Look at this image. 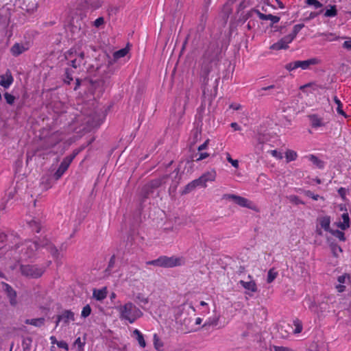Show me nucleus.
I'll return each instance as SVG.
<instances>
[{
    "label": "nucleus",
    "instance_id": "de8ad7c7",
    "mask_svg": "<svg viewBox=\"0 0 351 351\" xmlns=\"http://www.w3.org/2000/svg\"><path fill=\"white\" fill-rule=\"evenodd\" d=\"M92 309L89 304H86L85 306L83 307L81 316L84 318H86L88 317L91 313Z\"/></svg>",
    "mask_w": 351,
    "mask_h": 351
},
{
    "label": "nucleus",
    "instance_id": "338daca9",
    "mask_svg": "<svg viewBox=\"0 0 351 351\" xmlns=\"http://www.w3.org/2000/svg\"><path fill=\"white\" fill-rule=\"evenodd\" d=\"M254 12H255L257 16H258V18L261 20H263V21H266L267 20V18H268V14H263L261 13L259 10H254L253 11Z\"/></svg>",
    "mask_w": 351,
    "mask_h": 351
},
{
    "label": "nucleus",
    "instance_id": "ea45409f",
    "mask_svg": "<svg viewBox=\"0 0 351 351\" xmlns=\"http://www.w3.org/2000/svg\"><path fill=\"white\" fill-rule=\"evenodd\" d=\"M333 226H336L337 228H340L342 230H345L348 228L350 226V221H339V222H336L333 224Z\"/></svg>",
    "mask_w": 351,
    "mask_h": 351
},
{
    "label": "nucleus",
    "instance_id": "603ef678",
    "mask_svg": "<svg viewBox=\"0 0 351 351\" xmlns=\"http://www.w3.org/2000/svg\"><path fill=\"white\" fill-rule=\"evenodd\" d=\"M287 199L290 202L293 203L295 204H300L302 203V202L299 199V197L294 195H291L288 196Z\"/></svg>",
    "mask_w": 351,
    "mask_h": 351
},
{
    "label": "nucleus",
    "instance_id": "c756f323",
    "mask_svg": "<svg viewBox=\"0 0 351 351\" xmlns=\"http://www.w3.org/2000/svg\"><path fill=\"white\" fill-rule=\"evenodd\" d=\"M288 48V45L285 43V40L282 38L276 43H274L270 49L273 50L286 49Z\"/></svg>",
    "mask_w": 351,
    "mask_h": 351
},
{
    "label": "nucleus",
    "instance_id": "37998d69",
    "mask_svg": "<svg viewBox=\"0 0 351 351\" xmlns=\"http://www.w3.org/2000/svg\"><path fill=\"white\" fill-rule=\"evenodd\" d=\"M278 273L274 271V269H270L267 274V283L272 282L277 277Z\"/></svg>",
    "mask_w": 351,
    "mask_h": 351
},
{
    "label": "nucleus",
    "instance_id": "c03bdc74",
    "mask_svg": "<svg viewBox=\"0 0 351 351\" xmlns=\"http://www.w3.org/2000/svg\"><path fill=\"white\" fill-rule=\"evenodd\" d=\"M7 201L5 199H2L0 202V218L5 217V215L7 212V206H6Z\"/></svg>",
    "mask_w": 351,
    "mask_h": 351
},
{
    "label": "nucleus",
    "instance_id": "58836bf2",
    "mask_svg": "<svg viewBox=\"0 0 351 351\" xmlns=\"http://www.w3.org/2000/svg\"><path fill=\"white\" fill-rule=\"evenodd\" d=\"M337 14V11L335 5H330L329 9H327L324 13L326 17H334Z\"/></svg>",
    "mask_w": 351,
    "mask_h": 351
},
{
    "label": "nucleus",
    "instance_id": "8fccbe9b",
    "mask_svg": "<svg viewBox=\"0 0 351 351\" xmlns=\"http://www.w3.org/2000/svg\"><path fill=\"white\" fill-rule=\"evenodd\" d=\"M8 233H14V236H10L9 239L7 241H10L12 243H14L15 245H18L19 237L16 232L14 231L8 232Z\"/></svg>",
    "mask_w": 351,
    "mask_h": 351
},
{
    "label": "nucleus",
    "instance_id": "09e8293b",
    "mask_svg": "<svg viewBox=\"0 0 351 351\" xmlns=\"http://www.w3.org/2000/svg\"><path fill=\"white\" fill-rule=\"evenodd\" d=\"M333 99L337 106V112L340 114L344 115V112L342 110V104H341L340 99L337 96H335Z\"/></svg>",
    "mask_w": 351,
    "mask_h": 351
},
{
    "label": "nucleus",
    "instance_id": "20e7f679",
    "mask_svg": "<svg viewBox=\"0 0 351 351\" xmlns=\"http://www.w3.org/2000/svg\"><path fill=\"white\" fill-rule=\"evenodd\" d=\"M41 239L42 237H38L34 241H29L25 242L21 250V258L25 260L37 258L38 253L41 249V245H40Z\"/></svg>",
    "mask_w": 351,
    "mask_h": 351
},
{
    "label": "nucleus",
    "instance_id": "473e14b6",
    "mask_svg": "<svg viewBox=\"0 0 351 351\" xmlns=\"http://www.w3.org/2000/svg\"><path fill=\"white\" fill-rule=\"evenodd\" d=\"M330 234L334 237L338 238L341 241H345L346 240L344 232L338 229L332 228V231L330 232Z\"/></svg>",
    "mask_w": 351,
    "mask_h": 351
},
{
    "label": "nucleus",
    "instance_id": "ddd939ff",
    "mask_svg": "<svg viewBox=\"0 0 351 351\" xmlns=\"http://www.w3.org/2000/svg\"><path fill=\"white\" fill-rule=\"evenodd\" d=\"M217 173L215 170H210L203 173L199 178L196 179L200 187H206L207 182L215 181Z\"/></svg>",
    "mask_w": 351,
    "mask_h": 351
},
{
    "label": "nucleus",
    "instance_id": "3c124183",
    "mask_svg": "<svg viewBox=\"0 0 351 351\" xmlns=\"http://www.w3.org/2000/svg\"><path fill=\"white\" fill-rule=\"evenodd\" d=\"M4 98L6 101L7 104H8L10 105H12L15 100V97L8 93H5L4 94Z\"/></svg>",
    "mask_w": 351,
    "mask_h": 351
},
{
    "label": "nucleus",
    "instance_id": "7ed1b4c3",
    "mask_svg": "<svg viewBox=\"0 0 351 351\" xmlns=\"http://www.w3.org/2000/svg\"><path fill=\"white\" fill-rule=\"evenodd\" d=\"M185 263V259L183 257H177L175 256H160L158 258L146 262L147 265L156 267L171 268L183 265Z\"/></svg>",
    "mask_w": 351,
    "mask_h": 351
},
{
    "label": "nucleus",
    "instance_id": "774afa93",
    "mask_svg": "<svg viewBox=\"0 0 351 351\" xmlns=\"http://www.w3.org/2000/svg\"><path fill=\"white\" fill-rule=\"evenodd\" d=\"M267 20L271 21L272 24H275L279 22L280 17L272 14H268Z\"/></svg>",
    "mask_w": 351,
    "mask_h": 351
},
{
    "label": "nucleus",
    "instance_id": "69168bd1",
    "mask_svg": "<svg viewBox=\"0 0 351 351\" xmlns=\"http://www.w3.org/2000/svg\"><path fill=\"white\" fill-rule=\"evenodd\" d=\"M269 152L274 157L277 159H282L283 158L282 154L276 149L271 150Z\"/></svg>",
    "mask_w": 351,
    "mask_h": 351
},
{
    "label": "nucleus",
    "instance_id": "2f4dec72",
    "mask_svg": "<svg viewBox=\"0 0 351 351\" xmlns=\"http://www.w3.org/2000/svg\"><path fill=\"white\" fill-rule=\"evenodd\" d=\"M134 302L138 304L141 305V304H147L149 302L148 298H145L143 294L138 293L134 299Z\"/></svg>",
    "mask_w": 351,
    "mask_h": 351
},
{
    "label": "nucleus",
    "instance_id": "e2e57ef3",
    "mask_svg": "<svg viewBox=\"0 0 351 351\" xmlns=\"http://www.w3.org/2000/svg\"><path fill=\"white\" fill-rule=\"evenodd\" d=\"M85 343L81 341L80 337H77L74 342V345L78 347L79 350H83Z\"/></svg>",
    "mask_w": 351,
    "mask_h": 351
},
{
    "label": "nucleus",
    "instance_id": "b1692460",
    "mask_svg": "<svg viewBox=\"0 0 351 351\" xmlns=\"http://www.w3.org/2000/svg\"><path fill=\"white\" fill-rule=\"evenodd\" d=\"M93 298L98 301H101L105 299L107 296L106 288H102L101 289H95L93 293Z\"/></svg>",
    "mask_w": 351,
    "mask_h": 351
},
{
    "label": "nucleus",
    "instance_id": "f704fd0d",
    "mask_svg": "<svg viewBox=\"0 0 351 351\" xmlns=\"http://www.w3.org/2000/svg\"><path fill=\"white\" fill-rule=\"evenodd\" d=\"M77 4L80 7L81 10L88 8L89 6L95 7L93 5L92 0H78Z\"/></svg>",
    "mask_w": 351,
    "mask_h": 351
},
{
    "label": "nucleus",
    "instance_id": "2eb2a0df",
    "mask_svg": "<svg viewBox=\"0 0 351 351\" xmlns=\"http://www.w3.org/2000/svg\"><path fill=\"white\" fill-rule=\"evenodd\" d=\"M29 48V45L27 43H16L14 44V45L10 49V52L12 56L16 57L23 53V52L27 51Z\"/></svg>",
    "mask_w": 351,
    "mask_h": 351
},
{
    "label": "nucleus",
    "instance_id": "6ab92c4d",
    "mask_svg": "<svg viewBox=\"0 0 351 351\" xmlns=\"http://www.w3.org/2000/svg\"><path fill=\"white\" fill-rule=\"evenodd\" d=\"M27 225L32 232L40 233L45 231V228L42 223V221H28Z\"/></svg>",
    "mask_w": 351,
    "mask_h": 351
},
{
    "label": "nucleus",
    "instance_id": "bf43d9fd",
    "mask_svg": "<svg viewBox=\"0 0 351 351\" xmlns=\"http://www.w3.org/2000/svg\"><path fill=\"white\" fill-rule=\"evenodd\" d=\"M180 322L182 325H184L186 326V329H189V324L191 323L192 319L191 317H186L184 319L180 318Z\"/></svg>",
    "mask_w": 351,
    "mask_h": 351
},
{
    "label": "nucleus",
    "instance_id": "423d86ee",
    "mask_svg": "<svg viewBox=\"0 0 351 351\" xmlns=\"http://www.w3.org/2000/svg\"><path fill=\"white\" fill-rule=\"evenodd\" d=\"M139 221H122L121 223V232L128 236V241L134 239V236L138 233Z\"/></svg>",
    "mask_w": 351,
    "mask_h": 351
},
{
    "label": "nucleus",
    "instance_id": "4468645a",
    "mask_svg": "<svg viewBox=\"0 0 351 351\" xmlns=\"http://www.w3.org/2000/svg\"><path fill=\"white\" fill-rule=\"evenodd\" d=\"M120 318L121 319L128 320L130 322L131 319V315H132V311L134 308V304L132 302H127L123 306H119Z\"/></svg>",
    "mask_w": 351,
    "mask_h": 351
},
{
    "label": "nucleus",
    "instance_id": "6e6552de",
    "mask_svg": "<svg viewBox=\"0 0 351 351\" xmlns=\"http://www.w3.org/2000/svg\"><path fill=\"white\" fill-rule=\"evenodd\" d=\"M40 242V245H41V248L46 249L56 261L60 260L61 254L60 250L46 236L42 237Z\"/></svg>",
    "mask_w": 351,
    "mask_h": 351
},
{
    "label": "nucleus",
    "instance_id": "49530a36",
    "mask_svg": "<svg viewBox=\"0 0 351 351\" xmlns=\"http://www.w3.org/2000/svg\"><path fill=\"white\" fill-rule=\"evenodd\" d=\"M330 247L331 248L333 256L335 257L338 256V254H337V251H339L340 252H343L342 248L339 245H338L337 243H331L330 244Z\"/></svg>",
    "mask_w": 351,
    "mask_h": 351
},
{
    "label": "nucleus",
    "instance_id": "cd10ccee",
    "mask_svg": "<svg viewBox=\"0 0 351 351\" xmlns=\"http://www.w3.org/2000/svg\"><path fill=\"white\" fill-rule=\"evenodd\" d=\"M310 120L311 123V125L313 128H319L324 125V122L322 118L318 117L317 115L313 114L310 116Z\"/></svg>",
    "mask_w": 351,
    "mask_h": 351
},
{
    "label": "nucleus",
    "instance_id": "f3484780",
    "mask_svg": "<svg viewBox=\"0 0 351 351\" xmlns=\"http://www.w3.org/2000/svg\"><path fill=\"white\" fill-rule=\"evenodd\" d=\"M75 320V314L70 310H64L60 315H58V321H62L64 326L69 324V321Z\"/></svg>",
    "mask_w": 351,
    "mask_h": 351
},
{
    "label": "nucleus",
    "instance_id": "1a4fd4ad",
    "mask_svg": "<svg viewBox=\"0 0 351 351\" xmlns=\"http://www.w3.org/2000/svg\"><path fill=\"white\" fill-rule=\"evenodd\" d=\"M223 198L233 202L234 204L244 208L254 209L255 205L248 199L233 194H225Z\"/></svg>",
    "mask_w": 351,
    "mask_h": 351
},
{
    "label": "nucleus",
    "instance_id": "39448f33",
    "mask_svg": "<svg viewBox=\"0 0 351 351\" xmlns=\"http://www.w3.org/2000/svg\"><path fill=\"white\" fill-rule=\"evenodd\" d=\"M320 63V60L317 58L308 59L306 60H297L289 62L285 65V69L289 71H294L298 68L302 70L308 69L311 66L316 65Z\"/></svg>",
    "mask_w": 351,
    "mask_h": 351
},
{
    "label": "nucleus",
    "instance_id": "5701e85b",
    "mask_svg": "<svg viewBox=\"0 0 351 351\" xmlns=\"http://www.w3.org/2000/svg\"><path fill=\"white\" fill-rule=\"evenodd\" d=\"M306 158L311 161L317 168L318 169H324L325 166V163L324 161L319 160L317 156L313 154H310L306 156Z\"/></svg>",
    "mask_w": 351,
    "mask_h": 351
},
{
    "label": "nucleus",
    "instance_id": "412c9836",
    "mask_svg": "<svg viewBox=\"0 0 351 351\" xmlns=\"http://www.w3.org/2000/svg\"><path fill=\"white\" fill-rule=\"evenodd\" d=\"M335 211L337 214L341 215L342 219H350L347 205L346 204H338L335 207Z\"/></svg>",
    "mask_w": 351,
    "mask_h": 351
},
{
    "label": "nucleus",
    "instance_id": "393cba45",
    "mask_svg": "<svg viewBox=\"0 0 351 351\" xmlns=\"http://www.w3.org/2000/svg\"><path fill=\"white\" fill-rule=\"evenodd\" d=\"M162 183V180L160 179L152 180L148 185L145 186L143 189L145 192L144 197L146 198L148 196L149 190L158 187Z\"/></svg>",
    "mask_w": 351,
    "mask_h": 351
},
{
    "label": "nucleus",
    "instance_id": "0eeeda50",
    "mask_svg": "<svg viewBox=\"0 0 351 351\" xmlns=\"http://www.w3.org/2000/svg\"><path fill=\"white\" fill-rule=\"evenodd\" d=\"M20 269L23 276L32 278H40L45 271L44 268L36 265H21Z\"/></svg>",
    "mask_w": 351,
    "mask_h": 351
},
{
    "label": "nucleus",
    "instance_id": "79ce46f5",
    "mask_svg": "<svg viewBox=\"0 0 351 351\" xmlns=\"http://www.w3.org/2000/svg\"><path fill=\"white\" fill-rule=\"evenodd\" d=\"M330 221H320L319 224L324 231L330 233L333 228L330 226Z\"/></svg>",
    "mask_w": 351,
    "mask_h": 351
},
{
    "label": "nucleus",
    "instance_id": "a19ab883",
    "mask_svg": "<svg viewBox=\"0 0 351 351\" xmlns=\"http://www.w3.org/2000/svg\"><path fill=\"white\" fill-rule=\"evenodd\" d=\"M293 325L295 326V329L293 330V332L295 334L300 333L302 330V322L296 319L293 321Z\"/></svg>",
    "mask_w": 351,
    "mask_h": 351
},
{
    "label": "nucleus",
    "instance_id": "f257e3e1",
    "mask_svg": "<svg viewBox=\"0 0 351 351\" xmlns=\"http://www.w3.org/2000/svg\"><path fill=\"white\" fill-rule=\"evenodd\" d=\"M128 53L127 48L119 49L113 53L112 56L107 55L104 58V64L97 66V73L104 80L109 78L120 66L119 60Z\"/></svg>",
    "mask_w": 351,
    "mask_h": 351
},
{
    "label": "nucleus",
    "instance_id": "680f3d73",
    "mask_svg": "<svg viewBox=\"0 0 351 351\" xmlns=\"http://www.w3.org/2000/svg\"><path fill=\"white\" fill-rule=\"evenodd\" d=\"M295 38V36H294V34L291 33L290 34L283 37L282 39L285 40V43L289 45L294 40Z\"/></svg>",
    "mask_w": 351,
    "mask_h": 351
},
{
    "label": "nucleus",
    "instance_id": "4be33fe9",
    "mask_svg": "<svg viewBox=\"0 0 351 351\" xmlns=\"http://www.w3.org/2000/svg\"><path fill=\"white\" fill-rule=\"evenodd\" d=\"M239 284L246 290L256 292L257 291V286L256 282L254 280H250L249 282H245L244 280H240Z\"/></svg>",
    "mask_w": 351,
    "mask_h": 351
},
{
    "label": "nucleus",
    "instance_id": "5fc2aeb1",
    "mask_svg": "<svg viewBox=\"0 0 351 351\" xmlns=\"http://www.w3.org/2000/svg\"><path fill=\"white\" fill-rule=\"evenodd\" d=\"M347 189L343 187H341L338 189V193L341 196L343 201L346 200Z\"/></svg>",
    "mask_w": 351,
    "mask_h": 351
},
{
    "label": "nucleus",
    "instance_id": "a211bd4d",
    "mask_svg": "<svg viewBox=\"0 0 351 351\" xmlns=\"http://www.w3.org/2000/svg\"><path fill=\"white\" fill-rule=\"evenodd\" d=\"M27 225L32 232L40 233L45 231V228L42 223V221H28Z\"/></svg>",
    "mask_w": 351,
    "mask_h": 351
},
{
    "label": "nucleus",
    "instance_id": "0e129e2a",
    "mask_svg": "<svg viewBox=\"0 0 351 351\" xmlns=\"http://www.w3.org/2000/svg\"><path fill=\"white\" fill-rule=\"evenodd\" d=\"M58 348L64 349L65 350H69V345L68 343L64 341H60L57 342V344Z\"/></svg>",
    "mask_w": 351,
    "mask_h": 351
},
{
    "label": "nucleus",
    "instance_id": "c85d7f7f",
    "mask_svg": "<svg viewBox=\"0 0 351 351\" xmlns=\"http://www.w3.org/2000/svg\"><path fill=\"white\" fill-rule=\"evenodd\" d=\"M133 334L136 337V339L138 341L139 346L141 348H145L146 346V342L144 339L143 335L141 333V332L138 329H135L133 331Z\"/></svg>",
    "mask_w": 351,
    "mask_h": 351
},
{
    "label": "nucleus",
    "instance_id": "aec40b11",
    "mask_svg": "<svg viewBox=\"0 0 351 351\" xmlns=\"http://www.w3.org/2000/svg\"><path fill=\"white\" fill-rule=\"evenodd\" d=\"M319 36L324 37V40L326 42H333L339 40L341 37L335 32H324L319 34Z\"/></svg>",
    "mask_w": 351,
    "mask_h": 351
},
{
    "label": "nucleus",
    "instance_id": "13d9d810",
    "mask_svg": "<svg viewBox=\"0 0 351 351\" xmlns=\"http://www.w3.org/2000/svg\"><path fill=\"white\" fill-rule=\"evenodd\" d=\"M227 160L235 168L239 167V161L231 158L229 154H227Z\"/></svg>",
    "mask_w": 351,
    "mask_h": 351
},
{
    "label": "nucleus",
    "instance_id": "9d476101",
    "mask_svg": "<svg viewBox=\"0 0 351 351\" xmlns=\"http://www.w3.org/2000/svg\"><path fill=\"white\" fill-rule=\"evenodd\" d=\"M1 290L6 295L9 300L10 304L12 306H15L17 304L16 291L8 283L2 282L1 283Z\"/></svg>",
    "mask_w": 351,
    "mask_h": 351
},
{
    "label": "nucleus",
    "instance_id": "052dcab7",
    "mask_svg": "<svg viewBox=\"0 0 351 351\" xmlns=\"http://www.w3.org/2000/svg\"><path fill=\"white\" fill-rule=\"evenodd\" d=\"M273 348L274 351H295L290 348L279 346H274Z\"/></svg>",
    "mask_w": 351,
    "mask_h": 351
},
{
    "label": "nucleus",
    "instance_id": "4d7b16f0",
    "mask_svg": "<svg viewBox=\"0 0 351 351\" xmlns=\"http://www.w3.org/2000/svg\"><path fill=\"white\" fill-rule=\"evenodd\" d=\"M307 4L313 5L315 8H319L322 6V4L317 0H307Z\"/></svg>",
    "mask_w": 351,
    "mask_h": 351
},
{
    "label": "nucleus",
    "instance_id": "7c9ffc66",
    "mask_svg": "<svg viewBox=\"0 0 351 351\" xmlns=\"http://www.w3.org/2000/svg\"><path fill=\"white\" fill-rule=\"evenodd\" d=\"M143 315V312L138 308H136L134 305V308L132 311V315H131V319H130V323H134L138 318L142 317Z\"/></svg>",
    "mask_w": 351,
    "mask_h": 351
},
{
    "label": "nucleus",
    "instance_id": "dca6fc26",
    "mask_svg": "<svg viewBox=\"0 0 351 351\" xmlns=\"http://www.w3.org/2000/svg\"><path fill=\"white\" fill-rule=\"evenodd\" d=\"M14 77L10 70H7L6 72L0 75V85L4 88L7 89L13 84Z\"/></svg>",
    "mask_w": 351,
    "mask_h": 351
},
{
    "label": "nucleus",
    "instance_id": "9b49d317",
    "mask_svg": "<svg viewBox=\"0 0 351 351\" xmlns=\"http://www.w3.org/2000/svg\"><path fill=\"white\" fill-rule=\"evenodd\" d=\"M72 50H70L66 55V58L67 60H70V64L75 69L80 67L81 65L85 64L84 61V54L83 52H80L78 54L75 55V57L73 58Z\"/></svg>",
    "mask_w": 351,
    "mask_h": 351
},
{
    "label": "nucleus",
    "instance_id": "6e6d98bb",
    "mask_svg": "<svg viewBox=\"0 0 351 351\" xmlns=\"http://www.w3.org/2000/svg\"><path fill=\"white\" fill-rule=\"evenodd\" d=\"M10 236H14V233H5L0 232V242H3L8 240Z\"/></svg>",
    "mask_w": 351,
    "mask_h": 351
},
{
    "label": "nucleus",
    "instance_id": "bb28decb",
    "mask_svg": "<svg viewBox=\"0 0 351 351\" xmlns=\"http://www.w3.org/2000/svg\"><path fill=\"white\" fill-rule=\"evenodd\" d=\"M45 318L39 317L36 319H27L25 320L26 324H30L36 327H41L45 324Z\"/></svg>",
    "mask_w": 351,
    "mask_h": 351
},
{
    "label": "nucleus",
    "instance_id": "a18cd8bd",
    "mask_svg": "<svg viewBox=\"0 0 351 351\" xmlns=\"http://www.w3.org/2000/svg\"><path fill=\"white\" fill-rule=\"evenodd\" d=\"M341 39L346 40L342 45V47L348 51H351V37L343 36Z\"/></svg>",
    "mask_w": 351,
    "mask_h": 351
},
{
    "label": "nucleus",
    "instance_id": "4c0bfd02",
    "mask_svg": "<svg viewBox=\"0 0 351 351\" xmlns=\"http://www.w3.org/2000/svg\"><path fill=\"white\" fill-rule=\"evenodd\" d=\"M115 263V255H112L109 261L107 268L105 269L106 275H110L112 269L114 267Z\"/></svg>",
    "mask_w": 351,
    "mask_h": 351
},
{
    "label": "nucleus",
    "instance_id": "864d4df0",
    "mask_svg": "<svg viewBox=\"0 0 351 351\" xmlns=\"http://www.w3.org/2000/svg\"><path fill=\"white\" fill-rule=\"evenodd\" d=\"M304 27V25L301 24H297L294 25L293 31L291 34H294V36L296 37L297 34L300 32V31Z\"/></svg>",
    "mask_w": 351,
    "mask_h": 351
},
{
    "label": "nucleus",
    "instance_id": "f8f14e48",
    "mask_svg": "<svg viewBox=\"0 0 351 351\" xmlns=\"http://www.w3.org/2000/svg\"><path fill=\"white\" fill-rule=\"evenodd\" d=\"M74 158H75V155L67 156L63 159V160L60 163L58 169L54 173L53 176L56 180H58L62 176V175L65 173V171L69 168L70 164L71 163V162Z\"/></svg>",
    "mask_w": 351,
    "mask_h": 351
},
{
    "label": "nucleus",
    "instance_id": "e433bc0d",
    "mask_svg": "<svg viewBox=\"0 0 351 351\" xmlns=\"http://www.w3.org/2000/svg\"><path fill=\"white\" fill-rule=\"evenodd\" d=\"M218 324V319L214 318L213 319H208L206 322L203 324L202 328L206 330H208L210 326H216Z\"/></svg>",
    "mask_w": 351,
    "mask_h": 351
},
{
    "label": "nucleus",
    "instance_id": "72a5a7b5",
    "mask_svg": "<svg viewBox=\"0 0 351 351\" xmlns=\"http://www.w3.org/2000/svg\"><path fill=\"white\" fill-rule=\"evenodd\" d=\"M154 346L155 349L158 351H163V343L156 334H154Z\"/></svg>",
    "mask_w": 351,
    "mask_h": 351
},
{
    "label": "nucleus",
    "instance_id": "a878e982",
    "mask_svg": "<svg viewBox=\"0 0 351 351\" xmlns=\"http://www.w3.org/2000/svg\"><path fill=\"white\" fill-rule=\"evenodd\" d=\"M198 186H199V185L197 180L195 179L185 186L184 189L182 191V195L188 194V193H191V191H193L194 189H195Z\"/></svg>",
    "mask_w": 351,
    "mask_h": 351
},
{
    "label": "nucleus",
    "instance_id": "f03ea898",
    "mask_svg": "<svg viewBox=\"0 0 351 351\" xmlns=\"http://www.w3.org/2000/svg\"><path fill=\"white\" fill-rule=\"evenodd\" d=\"M64 138V136L62 132L57 131L53 132L47 136L41 138L38 151H43L46 154H55L56 152L53 150V149Z\"/></svg>",
    "mask_w": 351,
    "mask_h": 351
},
{
    "label": "nucleus",
    "instance_id": "c9c22d12",
    "mask_svg": "<svg viewBox=\"0 0 351 351\" xmlns=\"http://www.w3.org/2000/svg\"><path fill=\"white\" fill-rule=\"evenodd\" d=\"M297 156V153L293 150L289 149L285 153V157L287 162L296 160Z\"/></svg>",
    "mask_w": 351,
    "mask_h": 351
}]
</instances>
